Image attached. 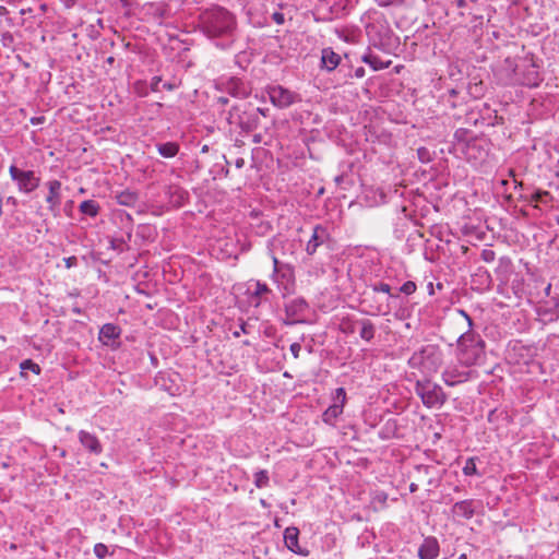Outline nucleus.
Masks as SVG:
<instances>
[{"label": "nucleus", "instance_id": "nucleus-6", "mask_svg": "<svg viewBox=\"0 0 559 559\" xmlns=\"http://www.w3.org/2000/svg\"><path fill=\"white\" fill-rule=\"evenodd\" d=\"M409 364L412 366L419 364L423 371L429 374L436 373L442 365L441 353L433 346H427L419 353L414 354Z\"/></svg>", "mask_w": 559, "mask_h": 559}, {"label": "nucleus", "instance_id": "nucleus-47", "mask_svg": "<svg viewBox=\"0 0 559 559\" xmlns=\"http://www.w3.org/2000/svg\"><path fill=\"white\" fill-rule=\"evenodd\" d=\"M272 20L277 24V25H282L284 24L285 22V16L282 12H274L272 14Z\"/></svg>", "mask_w": 559, "mask_h": 559}, {"label": "nucleus", "instance_id": "nucleus-17", "mask_svg": "<svg viewBox=\"0 0 559 559\" xmlns=\"http://www.w3.org/2000/svg\"><path fill=\"white\" fill-rule=\"evenodd\" d=\"M366 32L374 44H381L389 36L390 27L384 16L380 15L373 22L367 24Z\"/></svg>", "mask_w": 559, "mask_h": 559}, {"label": "nucleus", "instance_id": "nucleus-38", "mask_svg": "<svg viewBox=\"0 0 559 559\" xmlns=\"http://www.w3.org/2000/svg\"><path fill=\"white\" fill-rule=\"evenodd\" d=\"M21 369L22 370H31L32 372H34L36 374H38L40 372V367L31 359H26V360L22 361Z\"/></svg>", "mask_w": 559, "mask_h": 559}, {"label": "nucleus", "instance_id": "nucleus-49", "mask_svg": "<svg viewBox=\"0 0 559 559\" xmlns=\"http://www.w3.org/2000/svg\"><path fill=\"white\" fill-rule=\"evenodd\" d=\"M457 312L466 320L467 322V326H468V330H472V326H473V320L472 318L467 314V312L463 309H459Z\"/></svg>", "mask_w": 559, "mask_h": 559}, {"label": "nucleus", "instance_id": "nucleus-56", "mask_svg": "<svg viewBox=\"0 0 559 559\" xmlns=\"http://www.w3.org/2000/svg\"><path fill=\"white\" fill-rule=\"evenodd\" d=\"M43 121H44V117H34V118H32V119H31V122H32L33 124H39V123H41Z\"/></svg>", "mask_w": 559, "mask_h": 559}, {"label": "nucleus", "instance_id": "nucleus-3", "mask_svg": "<svg viewBox=\"0 0 559 559\" xmlns=\"http://www.w3.org/2000/svg\"><path fill=\"white\" fill-rule=\"evenodd\" d=\"M270 252L273 262V272L271 274L272 282L276 285L283 297L294 294L296 289L294 267L288 263L281 262L273 249H271Z\"/></svg>", "mask_w": 559, "mask_h": 559}, {"label": "nucleus", "instance_id": "nucleus-54", "mask_svg": "<svg viewBox=\"0 0 559 559\" xmlns=\"http://www.w3.org/2000/svg\"><path fill=\"white\" fill-rule=\"evenodd\" d=\"M217 103L222 106H226L228 104V98L225 96L217 97Z\"/></svg>", "mask_w": 559, "mask_h": 559}, {"label": "nucleus", "instance_id": "nucleus-41", "mask_svg": "<svg viewBox=\"0 0 559 559\" xmlns=\"http://www.w3.org/2000/svg\"><path fill=\"white\" fill-rule=\"evenodd\" d=\"M0 41L3 47L5 48H12L14 44V37L10 32H4L1 35Z\"/></svg>", "mask_w": 559, "mask_h": 559}, {"label": "nucleus", "instance_id": "nucleus-50", "mask_svg": "<svg viewBox=\"0 0 559 559\" xmlns=\"http://www.w3.org/2000/svg\"><path fill=\"white\" fill-rule=\"evenodd\" d=\"M162 82L160 76H154L151 82V87L154 92L159 91V83Z\"/></svg>", "mask_w": 559, "mask_h": 559}, {"label": "nucleus", "instance_id": "nucleus-10", "mask_svg": "<svg viewBox=\"0 0 559 559\" xmlns=\"http://www.w3.org/2000/svg\"><path fill=\"white\" fill-rule=\"evenodd\" d=\"M538 321L543 324L551 323L559 318V297H550L548 300H540L536 305Z\"/></svg>", "mask_w": 559, "mask_h": 559}, {"label": "nucleus", "instance_id": "nucleus-61", "mask_svg": "<svg viewBox=\"0 0 559 559\" xmlns=\"http://www.w3.org/2000/svg\"><path fill=\"white\" fill-rule=\"evenodd\" d=\"M7 203H11L12 205H15L16 204V199L14 197H9L7 199Z\"/></svg>", "mask_w": 559, "mask_h": 559}, {"label": "nucleus", "instance_id": "nucleus-11", "mask_svg": "<svg viewBox=\"0 0 559 559\" xmlns=\"http://www.w3.org/2000/svg\"><path fill=\"white\" fill-rule=\"evenodd\" d=\"M346 403V392L344 388H337L333 396V404L322 414V420L331 426L335 425L336 419L343 413Z\"/></svg>", "mask_w": 559, "mask_h": 559}, {"label": "nucleus", "instance_id": "nucleus-37", "mask_svg": "<svg viewBox=\"0 0 559 559\" xmlns=\"http://www.w3.org/2000/svg\"><path fill=\"white\" fill-rule=\"evenodd\" d=\"M371 293L378 295L379 293L386 294L389 297H393L391 294V286L386 283H377L371 286Z\"/></svg>", "mask_w": 559, "mask_h": 559}, {"label": "nucleus", "instance_id": "nucleus-21", "mask_svg": "<svg viewBox=\"0 0 559 559\" xmlns=\"http://www.w3.org/2000/svg\"><path fill=\"white\" fill-rule=\"evenodd\" d=\"M223 90L234 97L245 98L249 95L250 91L245 82L237 78H229L219 83Z\"/></svg>", "mask_w": 559, "mask_h": 559}, {"label": "nucleus", "instance_id": "nucleus-9", "mask_svg": "<svg viewBox=\"0 0 559 559\" xmlns=\"http://www.w3.org/2000/svg\"><path fill=\"white\" fill-rule=\"evenodd\" d=\"M493 75L501 85H514L519 82L518 66L510 57L499 62L493 69Z\"/></svg>", "mask_w": 559, "mask_h": 559}, {"label": "nucleus", "instance_id": "nucleus-43", "mask_svg": "<svg viewBox=\"0 0 559 559\" xmlns=\"http://www.w3.org/2000/svg\"><path fill=\"white\" fill-rule=\"evenodd\" d=\"M417 154H418L419 159H420L423 163H426V162H429V160H430L429 151H428L426 147H419V148L417 150Z\"/></svg>", "mask_w": 559, "mask_h": 559}, {"label": "nucleus", "instance_id": "nucleus-18", "mask_svg": "<svg viewBox=\"0 0 559 559\" xmlns=\"http://www.w3.org/2000/svg\"><path fill=\"white\" fill-rule=\"evenodd\" d=\"M481 506L480 501L474 500V499H465L455 502L451 508V514L455 519H464L469 520L472 519L476 510Z\"/></svg>", "mask_w": 559, "mask_h": 559}, {"label": "nucleus", "instance_id": "nucleus-42", "mask_svg": "<svg viewBox=\"0 0 559 559\" xmlns=\"http://www.w3.org/2000/svg\"><path fill=\"white\" fill-rule=\"evenodd\" d=\"M480 258L483 261L490 263L496 259V252L491 249H484L480 253Z\"/></svg>", "mask_w": 559, "mask_h": 559}, {"label": "nucleus", "instance_id": "nucleus-59", "mask_svg": "<svg viewBox=\"0 0 559 559\" xmlns=\"http://www.w3.org/2000/svg\"><path fill=\"white\" fill-rule=\"evenodd\" d=\"M9 14V10L4 5H0V15L5 16Z\"/></svg>", "mask_w": 559, "mask_h": 559}, {"label": "nucleus", "instance_id": "nucleus-63", "mask_svg": "<svg viewBox=\"0 0 559 559\" xmlns=\"http://www.w3.org/2000/svg\"><path fill=\"white\" fill-rule=\"evenodd\" d=\"M176 192H178L179 197L182 198L186 192L179 188L176 189Z\"/></svg>", "mask_w": 559, "mask_h": 559}, {"label": "nucleus", "instance_id": "nucleus-14", "mask_svg": "<svg viewBox=\"0 0 559 559\" xmlns=\"http://www.w3.org/2000/svg\"><path fill=\"white\" fill-rule=\"evenodd\" d=\"M271 294L272 289L261 281H250L248 283L246 295L249 304L255 308L266 300Z\"/></svg>", "mask_w": 559, "mask_h": 559}, {"label": "nucleus", "instance_id": "nucleus-4", "mask_svg": "<svg viewBox=\"0 0 559 559\" xmlns=\"http://www.w3.org/2000/svg\"><path fill=\"white\" fill-rule=\"evenodd\" d=\"M415 392L427 408L439 409L448 400V395L441 385L432 382L430 379L417 380L415 383Z\"/></svg>", "mask_w": 559, "mask_h": 559}, {"label": "nucleus", "instance_id": "nucleus-53", "mask_svg": "<svg viewBox=\"0 0 559 559\" xmlns=\"http://www.w3.org/2000/svg\"><path fill=\"white\" fill-rule=\"evenodd\" d=\"M240 333H247L246 324H245V323H242V324L240 325V330H239V331H235V332H234V336L239 337V336H240Z\"/></svg>", "mask_w": 559, "mask_h": 559}, {"label": "nucleus", "instance_id": "nucleus-45", "mask_svg": "<svg viewBox=\"0 0 559 559\" xmlns=\"http://www.w3.org/2000/svg\"><path fill=\"white\" fill-rule=\"evenodd\" d=\"M290 349V353L292 355L294 356V358H299V354H300V350H301V345L300 343H293L289 347Z\"/></svg>", "mask_w": 559, "mask_h": 559}, {"label": "nucleus", "instance_id": "nucleus-48", "mask_svg": "<svg viewBox=\"0 0 559 559\" xmlns=\"http://www.w3.org/2000/svg\"><path fill=\"white\" fill-rule=\"evenodd\" d=\"M457 312L466 320L467 322V326H468V330H472V326H473V320L472 318L467 314V312L463 309H459Z\"/></svg>", "mask_w": 559, "mask_h": 559}, {"label": "nucleus", "instance_id": "nucleus-64", "mask_svg": "<svg viewBox=\"0 0 559 559\" xmlns=\"http://www.w3.org/2000/svg\"><path fill=\"white\" fill-rule=\"evenodd\" d=\"M31 11H32L31 9H22V10L20 11V13H21L22 15H24V14H26V13L31 12Z\"/></svg>", "mask_w": 559, "mask_h": 559}, {"label": "nucleus", "instance_id": "nucleus-16", "mask_svg": "<svg viewBox=\"0 0 559 559\" xmlns=\"http://www.w3.org/2000/svg\"><path fill=\"white\" fill-rule=\"evenodd\" d=\"M364 312L370 316L386 314L390 312L388 300H379L378 295L368 293L361 299Z\"/></svg>", "mask_w": 559, "mask_h": 559}, {"label": "nucleus", "instance_id": "nucleus-1", "mask_svg": "<svg viewBox=\"0 0 559 559\" xmlns=\"http://www.w3.org/2000/svg\"><path fill=\"white\" fill-rule=\"evenodd\" d=\"M200 28L206 37L229 44L234 38L236 19L226 9L213 7L200 15Z\"/></svg>", "mask_w": 559, "mask_h": 559}, {"label": "nucleus", "instance_id": "nucleus-60", "mask_svg": "<svg viewBox=\"0 0 559 559\" xmlns=\"http://www.w3.org/2000/svg\"><path fill=\"white\" fill-rule=\"evenodd\" d=\"M163 87L168 90V91H173L176 86H175V84H171V83H165L163 85Z\"/></svg>", "mask_w": 559, "mask_h": 559}, {"label": "nucleus", "instance_id": "nucleus-58", "mask_svg": "<svg viewBox=\"0 0 559 559\" xmlns=\"http://www.w3.org/2000/svg\"><path fill=\"white\" fill-rule=\"evenodd\" d=\"M499 262L501 265H509L510 264V259L508 257H501L499 259Z\"/></svg>", "mask_w": 559, "mask_h": 559}, {"label": "nucleus", "instance_id": "nucleus-46", "mask_svg": "<svg viewBox=\"0 0 559 559\" xmlns=\"http://www.w3.org/2000/svg\"><path fill=\"white\" fill-rule=\"evenodd\" d=\"M67 269H71L78 265V258L72 255L63 259Z\"/></svg>", "mask_w": 559, "mask_h": 559}, {"label": "nucleus", "instance_id": "nucleus-52", "mask_svg": "<svg viewBox=\"0 0 559 559\" xmlns=\"http://www.w3.org/2000/svg\"><path fill=\"white\" fill-rule=\"evenodd\" d=\"M355 76L360 79L365 76V69L362 67H359L355 70Z\"/></svg>", "mask_w": 559, "mask_h": 559}, {"label": "nucleus", "instance_id": "nucleus-32", "mask_svg": "<svg viewBox=\"0 0 559 559\" xmlns=\"http://www.w3.org/2000/svg\"><path fill=\"white\" fill-rule=\"evenodd\" d=\"M359 320L352 317H344L340 322V331L346 335H352L358 330Z\"/></svg>", "mask_w": 559, "mask_h": 559}, {"label": "nucleus", "instance_id": "nucleus-36", "mask_svg": "<svg viewBox=\"0 0 559 559\" xmlns=\"http://www.w3.org/2000/svg\"><path fill=\"white\" fill-rule=\"evenodd\" d=\"M362 61L369 64L373 70H380L388 67V64L382 63L379 58L374 56H364Z\"/></svg>", "mask_w": 559, "mask_h": 559}, {"label": "nucleus", "instance_id": "nucleus-44", "mask_svg": "<svg viewBox=\"0 0 559 559\" xmlns=\"http://www.w3.org/2000/svg\"><path fill=\"white\" fill-rule=\"evenodd\" d=\"M478 276H480L484 282L483 283H486L488 286L489 284L491 283V276L489 274V272L485 269H478Z\"/></svg>", "mask_w": 559, "mask_h": 559}, {"label": "nucleus", "instance_id": "nucleus-24", "mask_svg": "<svg viewBox=\"0 0 559 559\" xmlns=\"http://www.w3.org/2000/svg\"><path fill=\"white\" fill-rule=\"evenodd\" d=\"M439 555V544L435 537H428L418 549L420 559H436Z\"/></svg>", "mask_w": 559, "mask_h": 559}, {"label": "nucleus", "instance_id": "nucleus-7", "mask_svg": "<svg viewBox=\"0 0 559 559\" xmlns=\"http://www.w3.org/2000/svg\"><path fill=\"white\" fill-rule=\"evenodd\" d=\"M227 121L230 126L239 128L241 131L250 132L257 129L259 118L255 112H248L245 106H233L228 112Z\"/></svg>", "mask_w": 559, "mask_h": 559}, {"label": "nucleus", "instance_id": "nucleus-31", "mask_svg": "<svg viewBox=\"0 0 559 559\" xmlns=\"http://www.w3.org/2000/svg\"><path fill=\"white\" fill-rule=\"evenodd\" d=\"M79 211L86 216L96 217L100 211V206L94 200H85L79 205Z\"/></svg>", "mask_w": 559, "mask_h": 559}, {"label": "nucleus", "instance_id": "nucleus-55", "mask_svg": "<svg viewBox=\"0 0 559 559\" xmlns=\"http://www.w3.org/2000/svg\"><path fill=\"white\" fill-rule=\"evenodd\" d=\"M550 292H551V284L548 283L545 287H544V294L546 297H550Z\"/></svg>", "mask_w": 559, "mask_h": 559}, {"label": "nucleus", "instance_id": "nucleus-8", "mask_svg": "<svg viewBox=\"0 0 559 559\" xmlns=\"http://www.w3.org/2000/svg\"><path fill=\"white\" fill-rule=\"evenodd\" d=\"M308 309L309 305L302 297L288 300L284 305L285 318L283 319V323L285 325L305 323Z\"/></svg>", "mask_w": 559, "mask_h": 559}, {"label": "nucleus", "instance_id": "nucleus-62", "mask_svg": "<svg viewBox=\"0 0 559 559\" xmlns=\"http://www.w3.org/2000/svg\"><path fill=\"white\" fill-rule=\"evenodd\" d=\"M417 489H418V486H417L416 484L412 483V484L409 485V490H411L412 492H415Z\"/></svg>", "mask_w": 559, "mask_h": 559}, {"label": "nucleus", "instance_id": "nucleus-13", "mask_svg": "<svg viewBox=\"0 0 559 559\" xmlns=\"http://www.w3.org/2000/svg\"><path fill=\"white\" fill-rule=\"evenodd\" d=\"M45 186L47 187L48 193L46 202L48 204L49 212L57 217L60 214V205L62 202V183L57 179L48 180Z\"/></svg>", "mask_w": 559, "mask_h": 559}, {"label": "nucleus", "instance_id": "nucleus-23", "mask_svg": "<svg viewBox=\"0 0 559 559\" xmlns=\"http://www.w3.org/2000/svg\"><path fill=\"white\" fill-rule=\"evenodd\" d=\"M341 63V56L332 48H323L321 51V68L331 72Z\"/></svg>", "mask_w": 559, "mask_h": 559}, {"label": "nucleus", "instance_id": "nucleus-29", "mask_svg": "<svg viewBox=\"0 0 559 559\" xmlns=\"http://www.w3.org/2000/svg\"><path fill=\"white\" fill-rule=\"evenodd\" d=\"M358 323L360 337L366 342H370L374 337L376 325L368 319H359Z\"/></svg>", "mask_w": 559, "mask_h": 559}, {"label": "nucleus", "instance_id": "nucleus-15", "mask_svg": "<svg viewBox=\"0 0 559 559\" xmlns=\"http://www.w3.org/2000/svg\"><path fill=\"white\" fill-rule=\"evenodd\" d=\"M463 366L450 365L442 372V380L449 386H455L468 381L473 371L465 370Z\"/></svg>", "mask_w": 559, "mask_h": 559}, {"label": "nucleus", "instance_id": "nucleus-20", "mask_svg": "<svg viewBox=\"0 0 559 559\" xmlns=\"http://www.w3.org/2000/svg\"><path fill=\"white\" fill-rule=\"evenodd\" d=\"M78 438L81 445L93 455H100L103 453V444L95 433L86 430H80Z\"/></svg>", "mask_w": 559, "mask_h": 559}, {"label": "nucleus", "instance_id": "nucleus-33", "mask_svg": "<svg viewBox=\"0 0 559 559\" xmlns=\"http://www.w3.org/2000/svg\"><path fill=\"white\" fill-rule=\"evenodd\" d=\"M526 200L530 203L540 202V203L547 204L552 200V197L550 195V193L548 191L537 190L536 192H534L530 197H527Z\"/></svg>", "mask_w": 559, "mask_h": 559}, {"label": "nucleus", "instance_id": "nucleus-5", "mask_svg": "<svg viewBox=\"0 0 559 559\" xmlns=\"http://www.w3.org/2000/svg\"><path fill=\"white\" fill-rule=\"evenodd\" d=\"M9 175L20 192L29 194L40 185V177L34 170H24L16 165L9 167Z\"/></svg>", "mask_w": 559, "mask_h": 559}, {"label": "nucleus", "instance_id": "nucleus-26", "mask_svg": "<svg viewBox=\"0 0 559 559\" xmlns=\"http://www.w3.org/2000/svg\"><path fill=\"white\" fill-rule=\"evenodd\" d=\"M466 158L477 165L487 156V151L477 141L468 142L465 150Z\"/></svg>", "mask_w": 559, "mask_h": 559}, {"label": "nucleus", "instance_id": "nucleus-2", "mask_svg": "<svg viewBox=\"0 0 559 559\" xmlns=\"http://www.w3.org/2000/svg\"><path fill=\"white\" fill-rule=\"evenodd\" d=\"M485 348L486 343L483 337L468 330L457 338L456 358L461 366L469 368L484 359Z\"/></svg>", "mask_w": 559, "mask_h": 559}, {"label": "nucleus", "instance_id": "nucleus-27", "mask_svg": "<svg viewBox=\"0 0 559 559\" xmlns=\"http://www.w3.org/2000/svg\"><path fill=\"white\" fill-rule=\"evenodd\" d=\"M539 82L540 78L534 64H530L525 72H523L521 75L519 74L518 84L526 86H537Z\"/></svg>", "mask_w": 559, "mask_h": 559}, {"label": "nucleus", "instance_id": "nucleus-22", "mask_svg": "<svg viewBox=\"0 0 559 559\" xmlns=\"http://www.w3.org/2000/svg\"><path fill=\"white\" fill-rule=\"evenodd\" d=\"M299 530L295 526H289L284 532V542L286 547L295 554L308 555L307 550L300 548L298 544Z\"/></svg>", "mask_w": 559, "mask_h": 559}, {"label": "nucleus", "instance_id": "nucleus-25", "mask_svg": "<svg viewBox=\"0 0 559 559\" xmlns=\"http://www.w3.org/2000/svg\"><path fill=\"white\" fill-rule=\"evenodd\" d=\"M121 330L118 325L106 323L100 328L98 340L106 346L110 345L112 341L118 338Z\"/></svg>", "mask_w": 559, "mask_h": 559}, {"label": "nucleus", "instance_id": "nucleus-40", "mask_svg": "<svg viewBox=\"0 0 559 559\" xmlns=\"http://www.w3.org/2000/svg\"><path fill=\"white\" fill-rule=\"evenodd\" d=\"M94 554L98 559H104L108 554V548L105 544L98 543L94 546Z\"/></svg>", "mask_w": 559, "mask_h": 559}, {"label": "nucleus", "instance_id": "nucleus-12", "mask_svg": "<svg viewBox=\"0 0 559 559\" xmlns=\"http://www.w3.org/2000/svg\"><path fill=\"white\" fill-rule=\"evenodd\" d=\"M266 92L271 103L278 108H287L297 100V94L281 85L269 86Z\"/></svg>", "mask_w": 559, "mask_h": 559}, {"label": "nucleus", "instance_id": "nucleus-35", "mask_svg": "<svg viewBox=\"0 0 559 559\" xmlns=\"http://www.w3.org/2000/svg\"><path fill=\"white\" fill-rule=\"evenodd\" d=\"M476 457H468L463 466V474L465 476L478 475V469L476 466Z\"/></svg>", "mask_w": 559, "mask_h": 559}, {"label": "nucleus", "instance_id": "nucleus-34", "mask_svg": "<svg viewBox=\"0 0 559 559\" xmlns=\"http://www.w3.org/2000/svg\"><path fill=\"white\" fill-rule=\"evenodd\" d=\"M270 477L269 473L265 469H260L254 473V485L257 488H264L269 486Z\"/></svg>", "mask_w": 559, "mask_h": 559}, {"label": "nucleus", "instance_id": "nucleus-39", "mask_svg": "<svg viewBox=\"0 0 559 559\" xmlns=\"http://www.w3.org/2000/svg\"><path fill=\"white\" fill-rule=\"evenodd\" d=\"M416 289L417 286L413 281H407L400 287V292L405 295H412L416 292Z\"/></svg>", "mask_w": 559, "mask_h": 559}, {"label": "nucleus", "instance_id": "nucleus-51", "mask_svg": "<svg viewBox=\"0 0 559 559\" xmlns=\"http://www.w3.org/2000/svg\"><path fill=\"white\" fill-rule=\"evenodd\" d=\"M66 9H71L75 5L76 0H59Z\"/></svg>", "mask_w": 559, "mask_h": 559}, {"label": "nucleus", "instance_id": "nucleus-30", "mask_svg": "<svg viewBox=\"0 0 559 559\" xmlns=\"http://www.w3.org/2000/svg\"><path fill=\"white\" fill-rule=\"evenodd\" d=\"M157 152L165 158H173L179 152V144L177 142H164L156 144Z\"/></svg>", "mask_w": 559, "mask_h": 559}, {"label": "nucleus", "instance_id": "nucleus-57", "mask_svg": "<svg viewBox=\"0 0 559 559\" xmlns=\"http://www.w3.org/2000/svg\"><path fill=\"white\" fill-rule=\"evenodd\" d=\"M245 165V159L243 158H237L236 162H235V166L237 168H242Z\"/></svg>", "mask_w": 559, "mask_h": 559}, {"label": "nucleus", "instance_id": "nucleus-28", "mask_svg": "<svg viewBox=\"0 0 559 559\" xmlns=\"http://www.w3.org/2000/svg\"><path fill=\"white\" fill-rule=\"evenodd\" d=\"M117 203L123 206L133 207L139 201V193L132 190H123L116 195Z\"/></svg>", "mask_w": 559, "mask_h": 559}, {"label": "nucleus", "instance_id": "nucleus-19", "mask_svg": "<svg viewBox=\"0 0 559 559\" xmlns=\"http://www.w3.org/2000/svg\"><path fill=\"white\" fill-rule=\"evenodd\" d=\"M330 239V234L326 227L322 225H316L312 229L310 239L306 245V252L309 255H313L318 248L324 245Z\"/></svg>", "mask_w": 559, "mask_h": 559}]
</instances>
